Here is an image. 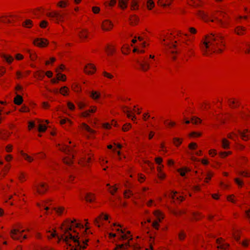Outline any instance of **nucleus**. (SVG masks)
Instances as JSON below:
<instances>
[{
    "label": "nucleus",
    "mask_w": 250,
    "mask_h": 250,
    "mask_svg": "<svg viewBox=\"0 0 250 250\" xmlns=\"http://www.w3.org/2000/svg\"><path fill=\"white\" fill-rule=\"evenodd\" d=\"M83 225L77 223L76 220L66 219L63 222L59 228L58 235L59 241L63 240L69 247L70 250H84L89 241L88 234L89 228L84 230Z\"/></svg>",
    "instance_id": "nucleus-1"
},
{
    "label": "nucleus",
    "mask_w": 250,
    "mask_h": 250,
    "mask_svg": "<svg viewBox=\"0 0 250 250\" xmlns=\"http://www.w3.org/2000/svg\"><path fill=\"white\" fill-rule=\"evenodd\" d=\"M225 38L220 34H208L205 35L200 44V49L204 56H209L213 53L220 54L225 50Z\"/></svg>",
    "instance_id": "nucleus-2"
},
{
    "label": "nucleus",
    "mask_w": 250,
    "mask_h": 250,
    "mask_svg": "<svg viewBox=\"0 0 250 250\" xmlns=\"http://www.w3.org/2000/svg\"><path fill=\"white\" fill-rule=\"evenodd\" d=\"M178 38L172 33H167L163 39V44L168 47L167 53L173 60H176L178 51L182 48H186L189 42H184Z\"/></svg>",
    "instance_id": "nucleus-3"
},
{
    "label": "nucleus",
    "mask_w": 250,
    "mask_h": 250,
    "mask_svg": "<svg viewBox=\"0 0 250 250\" xmlns=\"http://www.w3.org/2000/svg\"><path fill=\"white\" fill-rule=\"evenodd\" d=\"M211 21L216 22L220 27L225 28H228L230 25L229 16L222 11L216 12L214 18Z\"/></svg>",
    "instance_id": "nucleus-4"
},
{
    "label": "nucleus",
    "mask_w": 250,
    "mask_h": 250,
    "mask_svg": "<svg viewBox=\"0 0 250 250\" xmlns=\"http://www.w3.org/2000/svg\"><path fill=\"white\" fill-rule=\"evenodd\" d=\"M50 21L59 24L65 21L66 14L62 10H52L46 14Z\"/></svg>",
    "instance_id": "nucleus-5"
},
{
    "label": "nucleus",
    "mask_w": 250,
    "mask_h": 250,
    "mask_svg": "<svg viewBox=\"0 0 250 250\" xmlns=\"http://www.w3.org/2000/svg\"><path fill=\"white\" fill-rule=\"evenodd\" d=\"M49 189L47 183L44 182L37 183L33 187V190L36 195H43L45 194Z\"/></svg>",
    "instance_id": "nucleus-6"
},
{
    "label": "nucleus",
    "mask_w": 250,
    "mask_h": 250,
    "mask_svg": "<svg viewBox=\"0 0 250 250\" xmlns=\"http://www.w3.org/2000/svg\"><path fill=\"white\" fill-rule=\"evenodd\" d=\"M25 231L24 229L20 230L18 228L13 229L10 231V236L13 240H18L22 242L27 238L26 235H22V233Z\"/></svg>",
    "instance_id": "nucleus-7"
},
{
    "label": "nucleus",
    "mask_w": 250,
    "mask_h": 250,
    "mask_svg": "<svg viewBox=\"0 0 250 250\" xmlns=\"http://www.w3.org/2000/svg\"><path fill=\"white\" fill-rule=\"evenodd\" d=\"M114 23L110 20L106 19L103 21L101 23V28L104 32H109L114 28Z\"/></svg>",
    "instance_id": "nucleus-8"
},
{
    "label": "nucleus",
    "mask_w": 250,
    "mask_h": 250,
    "mask_svg": "<svg viewBox=\"0 0 250 250\" xmlns=\"http://www.w3.org/2000/svg\"><path fill=\"white\" fill-rule=\"evenodd\" d=\"M33 43L39 48H44L48 46L49 41L45 38H38L33 41Z\"/></svg>",
    "instance_id": "nucleus-9"
},
{
    "label": "nucleus",
    "mask_w": 250,
    "mask_h": 250,
    "mask_svg": "<svg viewBox=\"0 0 250 250\" xmlns=\"http://www.w3.org/2000/svg\"><path fill=\"white\" fill-rule=\"evenodd\" d=\"M96 67L95 65L91 63L86 64L83 68L84 73L88 75H92L95 73Z\"/></svg>",
    "instance_id": "nucleus-10"
},
{
    "label": "nucleus",
    "mask_w": 250,
    "mask_h": 250,
    "mask_svg": "<svg viewBox=\"0 0 250 250\" xmlns=\"http://www.w3.org/2000/svg\"><path fill=\"white\" fill-rule=\"evenodd\" d=\"M93 155L91 153L87 154L85 157H82L79 161V164L83 167L87 166L92 162Z\"/></svg>",
    "instance_id": "nucleus-11"
},
{
    "label": "nucleus",
    "mask_w": 250,
    "mask_h": 250,
    "mask_svg": "<svg viewBox=\"0 0 250 250\" xmlns=\"http://www.w3.org/2000/svg\"><path fill=\"white\" fill-rule=\"evenodd\" d=\"M233 32L237 36H244L247 34V29L245 26L238 25L234 28Z\"/></svg>",
    "instance_id": "nucleus-12"
},
{
    "label": "nucleus",
    "mask_w": 250,
    "mask_h": 250,
    "mask_svg": "<svg viewBox=\"0 0 250 250\" xmlns=\"http://www.w3.org/2000/svg\"><path fill=\"white\" fill-rule=\"evenodd\" d=\"M138 63L140 65L139 69L144 72L147 71L150 68V65L147 61V58H144L142 61L138 62Z\"/></svg>",
    "instance_id": "nucleus-13"
},
{
    "label": "nucleus",
    "mask_w": 250,
    "mask_h": 250,
    "mask_svg": "<svg viewBox=\"0 0 250 250\" xmlns=\"http://www.w3.org/2000/svg\"><path fill=\"white\" fill-rule=\"evenodd\" d=\"M89 33L87 29H82L78 33V36L82 42H84L88 38Z\"/></svg>",
    "instance_id": "nucleus-14"
},
{
    "label": "nucleus",
    "mask_w": 250,
    "mask_h": 250,
    "mask_svg": "<svg viewBox=\"0 0 250 250\" xmlns=\"http://www.w3.org/2000/svg\"><path fill=\"white\" fill-rule=\"evenodd\" d=\"M12 132L3 128H0V139L7 140L11 136Z\"/></svg>",
    "instance_id": "nucleus-15"
},
{
    "label": "nucleus",
    "mask_w": 250,
    "mask_h": 250,
    "mask_svg": "<svg viewBox=\"0 0 250 250\" xmlns=\"http://www.w3.org/2000/svg\"><path fill=\"white\" fill-rule=\"evenodd\" d=\"M239 134L243 141H248L250 140V130L245 129L243 131H239Z\"/></svg>",
    "instance_id": "nucleus-16"
},
{
    "label": "nucleus",
    "mask_w": 250,
    "mask_h": 250,
    "mask_svg": "<svg viewBox=\"0 0 250 250\" xmlns=\"http://www.w3.org/2000/svg\"><path fill=\"white\" fill-rule=\"evenodd\" d=\"M125 234H127V235L129 236L130 238H129L128 241L125 244H120V245H117L115 249V250H119L121 249H127V247H130V245H129L130 241L132 240V235H130V231H127L125 233Z\"/></svg>",
    "instance_id": "nucleus-17"
},
{
    "label": "nucleus",
    "mask_w": 250,
    "mask_h": 250,
    "mask_svg": "<svg viewBox=\"0 0 250 250\" xmlns=\"http://www.w3.org/2000/svg\"><path fill=\"white\" fill-rule=\"evenodd\" d=\"M228 104L231 108H236L240 105L238 99L235 98H230L228 100Z\"/></svg>",
    "instance_id": "nucleus-18"
},
{
    "label": "nucleus",
    "mask_w": 250,
    "mask_h": 250,
    "mask_svg": "<svg viewBox=\"0 0 250 250\" xmlns=\"http://www.w3.org/2000/svg\"><path fill=\"white\" fill-rule=\"evenodd\" d=\"M105 51L108 56H112L116 51L115 46L111 44H107Z\"/></svg>",
    "instance_id": "nucleus-19"
},
{
    "label": "nucleus",
    "mask_w": 250,
    "mask_h": 250,
    "mask_svg": "<svg viewBox=\"0 0 250 250\" xmlns=\"http://www.w3.org/2000/svg\"><path fill=\"white\" fill-rule=\"evenodd\" d=\"M139 21V18L136 15H131L129 18V24L131 26L136 25L138 23Z\"/></svg>",
    "instance_id": "nucleus-20"
},
{
    "label": "nucleus",
    "mask_w": 250,
    "mask_h": 250,
    "mask_svg": "<svg viewBox=\"0 0 250 250\" xmlns=\"http://www.w3.org/2000/svg\"><path fill=\"white\" fill-rule=\"evenodd\" d=\"M172 1L173 0H158L157 5L163 7H166L170 5Z\"/></svg>",
    "instance_id": "nucleus-21"
},
{
    "label": "nucleus",
    "mask_w": 250,
    "mask_h": 250,
    "mask_svg": "<svg viewBox=\"0 0 250 250\" xmlns=\"http://www.w3.org/2000/svg\"><path fill=\"white\" fill-rule=\"evenodd\" d=\"M240 118L245 121H248L250 118V111L245 110L240 113Z\"/></svg>",
    "instance_id": "nucleus-22"
},
{
    "label": "nucleus",
    "mask_w": 250,
    "mask_h": 250,
    "mask_svg": "<svg viewBox=\"0 0 250 250\" xmlns=\"http://www.w3.org/2000/svg\"><path fill=\"white\" fill-rule=\"evenodd\" d=\"M33 76L38 80L42 81L45 77L43 71L40 70L34 72Z\"/></svg>",
    "instance_id": "nucleus-23"
},
{
    "label": "nucleus",
    "mask_w": 250,
    "mask_h": 250,
    "mask_svg": "<svg viewBox=\"0 0 250 250\" xmlns=\"http://www.w3.org/2000/svg\"><path fill=\"white\" fill-rule=\"evenodd\" d=\"M69 5L68 0H61L56 4V6L60 8H65Z\"/></svg>",
    "instance_id": "nucleus-24"
},
{
    "label": "nucleus",
    "mask_w": 250,
    "mask_h": 250,
    "mask_svg": "<svg viewBox=\"0 0 250 250\" xmlns=\"http://www.w3.org/2000/svg\"><path fill=\"white\" fill-rule=\"evenodd\" d=\"M192 220L193 221H200V220H202L204 217V216L202 215V213L198 212V211H195V212H192Z\"/></svg>",
    "instance_id": "nucleus-25"
},
{
    "label": "nucleus",
    "mask_w": 250,
    "mask_h": 250,
    "mask_svg": "<svg viewBox=\"0 0 250 250\" xmlns=\"http://www.w3.org/2000/svg\"><path fill=\"white\" fill-rule=\"evenodd\" d=\"M58 146H60L59 150L65 152V153H68L69 152H72L73 150L69 146H67L65 145H60L59 144Z\"/></svg>",
    "instance_id": "nucleus-26"
},
{
    "label": "nucleus",
    "mask_w": 250,
    "mask_h": 250,
    "mask_svg": "<svg viewBox=\"0 0 250 250\" xmlns=\"http://www.w3.org/2000/svg\"><path fill=\"white\" fill-rule=\"evenodd\" d=\"M198 17L206 22L208 21V14L204 11L200 10L197 14Z\"/></svg>",
    "instance_id": "nucleus-27"
},
{
    "label": "nucleus",
    "mask_w": 250,
    "mask_h": 250,
    "mask_svg": "<svg viewBox=\"0 0 250 250\" xmlns=\"http://www.w3.org/2000/svg\"><path fill=\"white\" fill-rule=\"evenodd\" d=\"M59 93L63 96L66 97L69 95V88L66 86H63L60 88Z\"/></svg>",
    "instance_id": "nucleus-28"
},
{
    "label": "nucleus",
    "mask_w": 250,
    "mask_h": 250,
    "mask_svg": "<svg viewBox=\"0 0 250 250\" xmlns=\"http://www.w3.org/2000/svg\"><path fill=\"white\" fill-rule=\"evenodd\" d=\"M21 25L24 28L30 29L33 26V22L31 20L27 19L22 22Z\"/></svg>",
    "instance_id": "nucleus-29"
},
{
    "label": "nucleus",
    "mask_w": 250,
    "mask_h": 250,
    "mask_svg": "<svg viewBox=\"0 0 250 250\" xmlns=\"http://www.w3.org/2000/svg\"><path fill=\"white\" fill-rule=\"evenodd\" d=\"M80 127L81 129H84L91 134H94L95 133V131L91 128L90 127L85 123H83L81 124L80 125Z\"/></svg>",
    "instance_id": "nucleus-30"
},
{
    "label": "nucleus",
    "mask_w": 250,
    "mask_h": 250,
    "mask_svg": "<svg viewBox=\"0 0 250 250\" xmlns=\"http://www.w3.org/2000/svg\"><path fill=\"white\" fill-rule=\"evenodd\" d=\"M95 195L91 192L87 193L85 197V200L89 203H92L95 200Z\"/></svg>",
    "instance_id": "nucleus-31"
},
{
    "label": "nucleus",
    "mask_w": 250,
    "mask_h": 250,
    "mask_svg": "<svg viewBox=\"0 0 250 250\" xmlns=\"http://www.w3.org/2000/svg\"><path fill=\"white\" fill-rule=\"evenodd\" d=\"M72 153H73V152ZM74 157V154H72V155H69L64 157L63 159V163L68 165L72 164L73 162V160Z\"/></svg>",
    "instance_id": "nucleus-32"
},
{
    "label": "nucleus",
    "mask_w": 250,
    "mask_h": 250,
    "mask_svg": "<svg viewBox=\"0 0 250 250\" xmlns=\"http://www.w3.org/2000/svg\"><path fill=\"white\" fill-rule=\"evenodd\" d=\"M154 215L156 217L159 222H161L164 218V214L159 210L154 211Z\"/></svg>",
    "instance_id": "nucleus-33"
},
{
    "label": "nucleus",
    "mask_w": 250,
    "mask_h": 250,
    "mask_svg": "<svg viewBox=\"0 0 250 250\" xmlns=\"http://www.w3.org/2000/svg\"><path fill=\"white\" fill-rule=\"evenodd\" d=\"M164 125L168 128H171L174 127L176 125V122L169 120H166L164 121Z\"/></svg>",
    "instance_id": "nucleus-34"
},
{
    "label": "nucleus",
    "mask_w": 250,
    "mask_h": 250,
    "mask_svg": "<svg viewBox=\"0 0 250 250\" xmlns=\"http://www.w3.org/2000/svg\"><path fill=\"white\" fill-rule=\"evenodd\" d=\"M183 140L182 138L174 137L172 139L173 145L177 147H178L183 143Z\"/></svg>",
    "instance_id": "nucleus-35"
},
{
    "label": "nucleus",
    "mask_w": 250,
    "mask_h": 250,
    "mask_svg": "<svg viewBox=\"0 0 250 250\" xmlns=\"http://www.w3.org/2000/svg\"><path fill=\"white\" fill-rule=\"evenodd\" d=\"M23 98L21 95H17L14 99V103L15 104L20 105L23 102Z\"/></svg>",
    "instance_id": "nucleus-36"
},
{
    "label": "nucleus",
    "mask_w": 250,
    "mask_h": 250,
    "mask_svg": "<svg viewBox=\"0 0 250 250\" xmlns=\"http://www.w3.org/2000/svg\"><path fill=\"white\" fill-rule=\"evenodd\" d=\"M21 154L25 160L29 163L32 162L34 160L32 157L28 155L27 153H24L22 150L21 151Z\"/></svg>",
    "instance_id": "nucleus-37"
},
{
    "label": "nucleus",
    "mask_w": 250,
    "mask_h": 250,
    "mask_svg": "<svg viewBox=\"0 0 250 250\" xmlns=\"http://www.w3.org/2000/svg\"><path fill=\"white\" fill-rule=\"evenodd\" d=\"M27 175L23 172H20L18 175V179L21 183H23L26 181Z\"/></svg>",
    "instance_id": "nucleus-38"
},
{
    "label": "nucleus",
    "mask_w": 250,
    "mask_h": 250,
    "mask_svg": "<svg viewBox=\"0 0 250 250\" xmlns=\"http://www.w3.org/2000/svg\"><path fill=\"white\" fill-rule=\"evenodd\" d=\"M232 236L237 242H239L241 237V232L238 230H234L232 232Z\"/></svg>",
    "instance_id": "nucleus-39"
},
{
    "label": "nucleus",
    "mask_w": 250,
    "mask_h": 250,
    "mask_svg": "<svg viewBox=\"0 0 250 250\" xmlns=\"http://www.w3.org/2000/svg\"><path fill=\"white\" fill-rule=\"evenodd\" d=\"M10 168L11 165L10 164H6L4 166L1 172L3 177H5L7 175Z\"/></svg>",
    "instance_id": "nucleus-40"
},
{
    "label": "nucleus",
    "mask_w": 250,
    "mask_h": 250,
    "mask_svg": "<svg viewBox=\"0 0 250 250\" xmlns=\"http://www.w3.org/2000/svg\"><path fill=\"white\" fill-rule=\"evenodd\" d=\"M121 51L123 54L127 55L129 53L130 49L129 45L127 44H124L121 48Z\"/></svg>",
    "instance_id": "nucleus-41"
},
{
    "label": "nucleus",
    "mask_w": 250,
    "mask_h": 250,
    "mask_svg": "<svg viewBox=\"0 0 250 250\" xmlns=\"http://www.w3.org/2000/svg\"><path fill=\"white\" fill-rule=\"evenodd\" d=\"M118 189L117 185L115 184L113 186H110L108 189V191L112 195H114L117 191Z\"/></svg>",
    "instance_id": "nucleus-42"
},
{
    "label": "nucleus",
    "mask_w": 250,
    "mask_h": 250,
    "mask_svg": "<svg viewBox=\"0 0 250 250\" xmlns=\"http://www.w3.org/2000/svg\"><path fill=\"white\" fill-rule=\"evenodd\" d=\"M27 52L29 55V58L32 61H35L37 58V55L36 53L31 50H27Z\"/></svg>",
    "instance_id": "nucleus-43"
},
{
    "label": "nucleus",
    "mask_w": 250,
    "mask_h": 250,
    "mask_svg": "<svg viewBox=\"0 0 250 250\" xmlns=\"http://www.w3.org/2000/svg\"><path fill=\"white\" fill-rule=\"evenodd\" d=\"M12 21L9 19V16H2L0 17V22L4 23H12Z\"/></svg>",
    "instance_id": "nucleus-44"
},
{
    "label": "nucleus",
    "mask_w": 250,
    "mask_h": 250,
    "mask_svg": "<svg viewBox=\"0 0 250 250\" xmlns=\"http://www.w3.org/2000/svg\"><path fill=\"white\" fill-rule=\"evenodd\" d=\"M71 89L76 92H80L82 90L80 85L76 83H72L71 85Z\"/></svg>",
    "instance_id": "nucleus-45"
},
{
    "label": "nucleus",
    "mask_w": 250,
    "mask_h": 250,
    "mask_svg": "<svg viewBox=\"0 0 250 250\" xmlns=\"http://www.w3.org/2000/svg\"><path fill=\"white\" fill-rule=\"evenodd\" d=\"M178 193L177 192H173L171 195V198L174 200H179L180 202H182L185 200V198L183 196H177Z\"/></svg>",
    "instance_id": "nucleus-46"
},
{
    "label": "nucleus",
    "mask_w": 250,
    "mask_h": 250,
    "mask_svg": "<svg viewBox=\"0 0 250 250\" xmlns=\"http://www.w3.org/2000/svg\"><path fill=\"white\" fill-rule=\"evenodd\" d=\"M128 0H119L118 5L122 9H125L127 7V3Z\"/></svg>",
    "instance_id": "nucleus-47"
},
{
    "label": "nucleus",
    "mask_w": 250,
    "mask_h": 250,
    "mask_svg": "<svg viewBox=\"0 0 250 250\" xmlns=\"http://www.w3.org/2000/svg\"><path fill=\"white\" fill-rule=\"evenodd\" d=\"M222 146L224 149L229 148V142L226 138L223 139L222 141Z\"/></svg>",
    "instance_id": "nucleus-48"
},
{
    "label": "nucleus",
    "mask_w": 250,
    "mask_h": 250,
    "mask_svg": "<svg viewBox=\"0 0 250 250\" xmlns=\"http://www.w3.org/2000/svg\"><path fill=\"white\" fill-rule=\"evenodd\" d=\"M239 174L244 177L249 178L250 177V170L246 169L244 171H240L239 172Z\"/></svg>",
    "instance_id": "nucleus-49"
},
{
    "label": "nucleus",
    "mask_w": 250,
    "mask_h": 250,
    "mask_svg": "<svg viewBox=\"0 0 250 250\" xmlns=\"http://www.w3.org/2000/svg\"><path fill=\"white\" fill-rule=\"evenodd\" d=\"M54 209L56 211V212L59 215H61L62 214L65 210V208L63 207L54 208Z\"/></svg>",
    "instance_id": "nucleus-50"
},
{
    "label": "nucleus",
    "mask_w": 250,
    "mask_h": 250,
    "mask_svg": "<svg viewBox=\"0 0 250 250\" xmlns=\"http://www.w3.org/2000/svg\"><path fill=\"white\" fill-rule=\"evenodd\" d=\"M90 96L93 100H97L100 97L101 94L99 92L92 91Z\"/></svg>",
    "instance_id": "nucleus-51"
},
{
    "label": "nucleus",
    "mask_w": 250,
    "mask_h": 250,
    "mask_svg": "<svg viewBox=\"0 0 250 250\" xmlns=\"http://www.w3.org/2000/svg\"><path fill=\"white\" fill-rule=\"evenodd\" d=\"M102 75L104 77L109 80H113L114 78V76L112 74L109 73L106 71H104L102 72Z\"/></svg>",
    "instance_id": "nucleus-52"
},
{
    "label": "nucleus",
    "mask_w": 250,
    "mask_h": 250,
    "mask_svg": "<svg viewBox=\"0 0 250 250\" xmlns=\"http://www.w3.org/2000/svg\"><path fill=\"white\" fill-rule=\"evenodd\" d=\"M177 171L180 173V175L183 177L187 172L189 171V169L188 167H184L178 169Z\"/></svg>",
    "instance_id": "nucleus-53"
},
{
    "label": "nucleus",
    "mask_w": 250,
    "mask_h": 250,
    "mask_svg": "<svg viewBox=\"0 0 250 250\" xmlns=\"http://www.w3.org/2000/svg\"><path fill=\"white\" fill-rule=\"evenodd\" d=\"M139 8L138 0H132L131 2V10H137Z\"/></svg>",
    "instance_id": "nucleus-54"
},
{
    "label": "nucleus",
    "mask_w": 250,
    "mask_h": 250,
    "mask_svg": "<svg viewBox=\"0 0 250 250\" xmlns=\"http://www.w3.org/2000/svg\"><path fill=\"white\" fill-rule=\"evenodd\" d=\"M56 77L58 80L65 82L66 80V76L65 74L58 73Z\"/></svg>",
    "instance_id": "nucleus-55"
},
{
    "label": "nucleus",
    "mask_w": 250,
    "mask_h": 250,
    "mask_svg": "<svg viewBox=\"0 0 250 250\" xmlns=\"http://www.w3.org/2000/svg\"><path fill=\"white\" fill-rule=\"evenodd\" d=\"M104 213H102L98 217H97L94 220V224L98 227H100V221L102 219Z\"/></svg>",
    "instance_id": "nucleus-56"
},
{
    "label": "nucleus",
    "mask_w": 250,
    "mask_h": 250,
    "mask_svg": "<svg viewBox=\"0 0 250 250\" xmlns=\"http://www.w3.org/2000/svg\"><path fill=\"white\" fill-rule=\"evenodd\" d=\"M48 202L45 201H42L39 203H37V206L39 208L41 211H42L44 209L46 204H47Z\"/></svg>",
    "instance_id": "nucleus-57"
},
{
    "label": "nucleus",
    "mask_w": 250,
    "mask_h": 250,
    "mask_svg": "<svg viewBox=\"0 0 250 250\" xmlns=\"http://www.w3.org/2000/svg\"><path fill=\"white\" fill-rule=\"evenodd\" d=\"M213 175L214 173L212 172L208 171L207 174V176L204 180V182L206 183H208Z\"/></svg>",
    "instance_id": "nucleus-58"
},
{
    "label": "nucleus",
    "mask_w": 250,
    "mask_h": 250,
    "mask_svg": "<svg viewBox=\"0 0 250 250\" xmlns=\"http://www.w3.org/2000/svg\"><path fill=\"white\" fill-rule=\"evenodd\" d=\"M3 57L6 60V61L9 64L11 63L14 61L13 57L11 55H4L3 56Z\"/></svg>",
    "instance_id": "nucleus-59"
},
{
    "label": "nucleus",
    "mask_w": 250,
    "mask_h": 250,
    "mask_svg": "<svg viewBox=\"0 0 250 250\" xmlns=\"http://www.w3.org/2000/svg\"><path fill=\"white\" fill-rule=\"evenodd\" d=\"M155 6V3L152 0H147L146 6L148 10H152Z\"/></svg>",
    "instance_id": "nucleus-60"
},
{
    "label": "nucleus",
    "mask_w": 250,
    "mask_h": 250,
    "mask_svg": "<svg viewBox=\"0 0 250 250\" xmlns=\"http://www.w3.org/2000/svg\"><path fill=\"white\" fill-rule=\"evenodd\" d=\"M132 195L133 193L132 191L129 189H126L124 192V196L125 198H129Z\"/></svg>",
    "instance_id": "nucleus-61"
},
{
    "label": "nucleus",
    "mask_w": 250,
    "mask_h": 250,
    "mask_svg": "<svg viewBox=\"0 0 250 250\" xmlns=\"http://www.w3.org/2000/svg\"><path fill=\"white\" fill-rule=\"evenodd\" d=\"M186 236V233L183 230H182L178 234V239L179 240L183 241L185 239Z\"/></svg>",
    "instance_id": "nucleus-62"
},
{
    "label": "nucleus",
    "mask_w": 250,
    "mask_h": 250,
    "mask_svg": "<svg viewBox=\"0 0 250 250\" xmlns=\"http://www.w3.org/2000/svg\"><path fill=\"white\" fill-rule=\"evenodd\" d=\"M231 154V151H224L219 153V155L222 158H225Z\"/></svg>",
    "instance_id": "nucleus-63"
},
{
    "label": "nucleus",
    "mask_w": 250,
    "mask_h": 250,
    "mask_svg": "<svg viewBox=\"0 0 250 250\" xmlns=\"http://www.w3.org/2000/svg\"><path fill=\"white\" fill-rule=\"evenodd\" d=\"M131 127V125L130 123L124 124L122 126V130L124 132L128 131Z\"/></svg>",
    "instance_id": "nucleus-64"
}]
</instances>
